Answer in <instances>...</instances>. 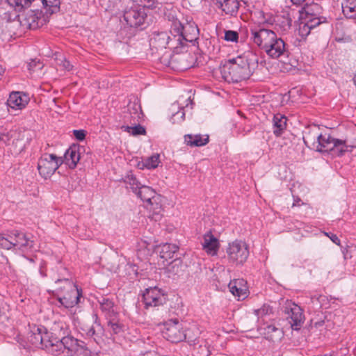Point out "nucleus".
I'll list each match as a JSON object with an SVG mask.
<instances>
[{
	"instance_id": "f257e3e1",
	"label": "nucleus",
	"mask_w": 356,
	"mask_h": 356,
	"mask_svg": "<svg viewBox=\"0 0 356 356\" xmlns=\"http://www.w3.org/2000/svg\"><path fill=\"white\" fill-rule=\"evenodd\" d=\"M259 57L252 51L225 61L220 67L222 78L228 83H238L248 79L258 67Z\"/></svg>"
},
{
	"instance_id": "f03ea898",
	"label": "nucleus",
	"mask_w": 356,
	"mask_h": 356,
	"mask_svg": "<svg viewBox=\"0 0 356 356\" xmlns=\"http://www.w3.org/2000/svg\"><path fill=\"white\" fill-rule=\"evenodd\" d=\"M226 253L228 262L236 266H243L250 254L248 245L239 240L229 243Z\"/></svg>"
},
{
	"instance_id": "7ed1b4c3",
	"label": "nucleus",
	"mask_w": 356,
	"mask_h": 356,
	"mask_svg": "<svg viewBox=\"0 0 356 356\" xmlns=\"http://www.w3.org/2000/svg\"><path fill=\"white\" fill-rule=\"evenodd\" d=\"M56 283L63 284V287L58 288L59 291L66 290V294L58 298L59 302L65 308H71L77 305L81 296V291L76 287L74 282L68 278L58 279Z\"/></svg>"
},
{
	"instance_id": "20e7f679",
	"label": "nucleus",
	"mask_w": 356,
	"mask_h": 356,
	"mask_svg": "<svg viewBox=\"0 0 356 356\" xmlns=\"http://www.w3.org/2000/svg\"><path fill=\"white\" fill-rule=\"evenodd\" d=\"M170 32L175 33L176 36H181L179 45L180 50L186 45L188 42L195 41L199 35V29L194 22L183 25L180 22L175 21L172 23Z\"/></svg>"
},
{
	"instance_id": "39448f33",
	"label": "nucleus",
	"mask_w": 356,
	"mask_h": 356,
	"mask_svg": "<svg viewBox=\"0 0 356 356\" xmlns=\"http://www.w3.org/2000/svg\"><path fill=\"white\" fill-rule=\"evenodd\" d=\"M282 312L293 330H298L305 321L303 309L291 300H286L282 307Z\"/></svg>"
},
{
	"instance_id": "423d86ee",
	"label": "nucleus",
	"mask_w": 356,
	"mask_h": 356,
	"mask_svg": "<svg viewBox=\"0 0 356 356\" xmlns=\"http://www.w3.org/2000/svg\"><path fill=\"white\" fill-rule=\"evenodd\" d=\"M63 163L62 157L53 154H44L38 160V170L40 175L46 179L51 177Z\"/></svg>"
},
{
	"instance_id": "0eeeda50",
	"label": "nucleus",
	"mask_w": 356,
	"mask_h": 356,
	"mask_svg": "<svg viewBox=\"0 0 356 356\" xmlns=\"http://www.w3.org/2000/svg\"><path fill=\"white\" fill-rule=\"evenodd\" d=\"M171 33L170 36L166 32H161L156 33L150 40V45L156 49H165L168 47L170 49H172L175 52L179 54L181 52L179 45L180 44V38L181 36L177 35L175 33Z\"/></svg>"
},
{
	"instance_id": "6e6552de",
	"label": "nucleus",
	"mask_w": 356,
	"mask_h": 356,
	"mask_svg": "<svg viewBox=\"0 0 356 356\" xmlns=\"http://www.w3.org/2000/svg\"><path fill=\"white\" fill-rule=\"evenodd\" d=\"M142 302L146 309L163 305L167 302V295L157 286L145 289L143 293Z\"/></svg>"
},
{
	"instance_id": "1a4fd4ad",
	"label": "nucleus",
	"mask_w": 356,
	"mask_h": 356,
	"mask_svg": "<svg viewBox=\"0 0 356 356\" xmlns=\"http://www.w3.org/2000/svg\"><path fill=\"white\" fill-rule=\"evenodd\" d=\"M147 15L144 7H134L124 10L123 19H120L122 24L131 28L141 27L145 23Z\"/></svg>"
},
{
	"instance_id": "9d476101",
	"label": "nucleus",
	"mask_w": 356,
	"mask_h": 356,
	"mask_svg": "<svg viewBox=\"0 0 356 356\" xmlns=\"http://www.w3.org/2000/svg\"><path fill=\"white\" fill-rule=\"evenodd\" d=\"M162 331L165 339L172 343H178L184 341V325L177 318L170 319L163 324Z\"/></svg>"
},
{
	"instance_id": "9b49d317",
	"label": "nucleus",
	"mask_w": 356,
	"mask_h": 356,
	"mask_svg": "<svg viewBox=\"0 0 356 356\" xmlns=\"http://www.w3.org/2000/svg\"><path fill=\"white\" fill-rule=\"evenodd\" d=\"M250 39L252 42L259 47L261 50L268 46L270 42H273L276 33L271 29L265 28L264 26L250 28Z\"/></svg>"
},
{
	"instance_id": "f8f14e48",
	"label": "nucleus",
	"mask_w": 356,
	"mask_h": 356,
	"mask_svg": "<svg viewBox=\"0 0 356 356\" xmlns=\"http://www.w3.org/2000/svg\"><path fill=\"white\" fill-rule=\"evenodd\" d=\"M52 330L54 335H60L63 344L64 352H66L68 355L71 356L79 344L78 340L67 335L68 328L64 323H58L55 324Z\"/></svg>"
},
{
	"instance_id": "ddd939ff",
	"label": "nucleus",
	"mask_w": 356,
	"mask_h": 356,
	"mask_svg": "<svg viewBox=\"0 0 356 356\" xmlns=\"http://www.w3.org/2000/svg\"><path fill=\"white\" fill-rule=\"evenodd\" d=\"M272 40L273 42H270L264 49L270 58L277 59L281 56H289L288 46L282 38L276 34Z\"/></svg>"
},
{
	"instance_id": "4468645a",
	"label": "nucleus",
	"mask_w": 356,
	"mask_h": 356,
	"mask_svg": "<svg viewBox=\"0 0 356 356\" xmlns=\"http://www.w3.org/2000/svg\"><path fill=\"white\" fill-rule=\"evenodd\" d=\"M299 13L300 19H311V21H319V25L323 23H327V18L321 15L323 13L322 7L316 3L305 4Z\"/></svg>"
},
{
	"instance_id": "2eb2a0df",
	"label": "nucleus",
	"mask_w": 356,
	"mask_h": 356,
	"mask_svg": "<svg viewBox=\"0 0 356 356\" xmlns=\"http://www.w3.org/2000/svg\"><path fill=\"white\" fill-rule=\"evenodd\" d=\"M118 265L115 270V273H117L119 277H127L129 280L136 278L138 276V266L128 262L127 259L124 257L118 256Z\"/></svg>"
},
{
	"instance_id": "dca6fc26",
	"label": "nucleus",
	"mask_w": 356,
	"mask_h": 356,
	"mask_svg": "<svg viewBox=\"0 0 356 356\" xmlns=\"http://www.w3.org/2000/svg\"><path fill=\"white\" fill-rule=\"evenodd\" d=\"M321 134L320 128L316 125L306 127L303 132V140L305 144L308 147L315 149Z\"/></svg>"
},
{
	"instance_id": "f3484780",
	"label": "nucleus",
	"mask_w": 356,
	"mask_h": 356,
	"mask_svg": "<svg viewBox=\"0 0 356 356\" xmlns=\"http://www.w3.org/2000/svg\"><path fill=\"white\" fill-rule=\"evenodd\" d=\"M29 97L20 92H13L7 100V106L13 110H22L28 104Z\"/></svg>"
},
{
	"instance_id": "a211bd4d",
	"label": "nucleus",
	"mask_w": 356,
	"mask_h": 356,
	"mask_svg": "<svg viewBox=\"0 0 356 356\" xmlns=\"http://www.w3.org/2000/svg\"><path fill=\"white\" fill-rule=\"evenodd\" d=\"M24 25L31 29H36L46 23V19L41 12L31 10L25 16Z\"/></svg>"
},
{
	"instance_id": "6ab92c4d",
	"label": "nucleus",
	"mask_w": 356,
	"mask_h": 356,
	"mask_svg": "<svg viewBox=\"0 0 356 356\" xmlns=\"http://www.w3.org/2000/svg\"><path fill=\"white\" fill-rule=\"evenodd\" d=\"M334 146L330 153L337 156H342L347 152H351L353 148L356 147V141L349 143L348 139L340 140L335 138L333 143Z\"/></svg>"
},
{
	"instance_id": "aec40b11",
	"label": "nucleus",
	"mask_w": 356,
	"mask_h": 356,
	"mask_svg": "<svg viewBox=\"0 0 356 356\" xmlns=\"http://www.w3.org/2000/svg\"><path fill=\"white\" fill-rule=\"evenodd\" d=\"M9 237L13 241V248H17L22 250L33 248V242L30 241L26 236L22 232L15 231Z\"/></svg>"
},
{
	"instance_id": "412c9836",
	"label": "nucleus",
	"mask_w": 356,
	"mask_h": 356,
	"mask_svg": "<svg viewBox=\"0 0 356 356\" xmlns=\"http://www.w3.org/2000/svg\"><path fill=\"white\" fill-rule=\"evenodd\" d=\"M203 249L211 255H215L219 248V242L211 232H207L204 235V241L202 243Z\"/></svg>"
},
{
	"instance_id": "4be33fe9",
	"label": "nucleus",
	"mask_w": 356,
	"mask_h": 356,
	"mask_svg": "<svg viewBox=\"0 0 356 356\" xmlns=\"http://www.w3.org/2000/svg\"><path fill=\"white\" fill-rule=\"evenodd\" d=\"M128 113L124 115V122L136 124L142 115L140 105L138 103H129L127 106Z\"/></svg>"
},
{
	"instance_id": "5701e85b",
	"label": "nucleus",
	"mask_w": 356,
	"mask_h": 356,
	"mask_svg": "<svg viewBox=\"0 0 356 356\" xmlns=\"http://www.w3.org/2000/svg\"><path fill=\"white\" fill-rule=\"evenodd\" d=\"M219 8L227 15L236 17L238 14L240 3L238 0H217Z\"/></svg>"
},
{
	"instance_id": "b1692460",
	"label": "nucleus",
	"mask_w": 356,
	"mask_h": 356,
	"mask_svg": "<svg viewBox=\"0 0 356 356\" xmlns=\"http://www.w3.org/2000/svg\"><path fill=\"white\" fill-rule=\"evenodd\" d=\"M230 292L239 299L247 297L248 289L243 280H234L229 284Z\"/></svg>"
},
{
	"instance_id": "393cba45",
	"label": "nucleus",
	"mask_w": 356,
	"mask_h": 356,
	"mask_svg": "<svg viewBox=\"0 0 356 356\" xmlns=\"http://www.w3.org/2000/svg\"><path fill=\"white\" fill-rule=\"evenodd\" d=\"M335 138L329 134H321L315 149L320 152H330L334 145Z\"/></svg>"
},
{
	"instance_id": "a878e982",
	"label": "nucleus",
	"mask_w": 356,
	"mask_h": 356,
	"mask_svg": "<svg viewBox=\"0 0 356 356\" xmlns=\"http://www.w3.org/2000/svg\"><path fill=\"white\" fill-rule=\"evenodd\" d=\"M185 143L191 147H201L209 143L208 135L187 134L184 136Z\"/></svg>"
},
{
	"instance_id": "bb28decb",
	"label": "nucleus",
	"mask_w": 356,
	"mask_h": 356,
	"mask_svg": "<svg viewBox=\"0 0 356 356\" xmlns=\"http://www.w3.org/2000/svg\"><path fill=\"white\" fill-rule=\"evenodd\" d=\"M287 118L280 114L277 113L274 115L273 119V134L276 136H280L286 128Z\"/></svg>"
},
{
	"instance_id": "cd10ccee",
	"label": "nucleus",
	"mask_w": 356,
	"mask_h": 356,
	"mask_svg": "<svg viewBox=\"0 0 356 356\" xmlns=\"http://www.w3.org/2000/svg\"><path fill=\"white\" fill-rule=\"evenodd\" d=\"M200 334L201 331L198 327L195 325H193L189 327L184 330V340L186 341L191 346L192 344H195L194 343L202 338L200 337Z\"/></svg>"
},
{
	"instance_id": "c85d7f7f",
	"label": "nucleus",
	"mask_w": 356,
	"mask_h": 356,
	"mask_svg": "<svg viewBox=\"0 0 356 356\" xmlns=\"http://www.w3.org/2000/svg\"><path fill=\"white\" fill-rule=\"evenodd\" d=\"M80 159V154L77 151V147H70L65 153L63 162H65L68 166L73 169L76 166Z\"/></svg>"
},
{
	"instance_id": "c756f323",
	"label": "nucleus",
	"mask_w": 356,
	"mask_h": 356,
	"mask_svg": "<svg viewBox=\"0 0 356 356\" xmlns=\"http://www.w3.org/2000/svg\"><path fill=\"white\" fill-rule=\"evenodd\" d=\"M179 247L175 244L165 243L161 246L160 257L164 260L177 257Z\"/></svg>"
},
{
	"instance_id": "7c9ffc66",
	"label": "nucleus",
	"mask_w": 356,
	"mask_h": 356,
	"mask_svg": "<svg viewBox=\"0 0 356 356\" xmlns=\"http://www.w3.org/2000/svg\"><path fill=\"white\" fill-rule=\"evenodd\" d=\"M300 24H299V34L302 38L307 37L311 32L312 29L319 26V21H311V19H300L299 17Z\"/></svg>"
},
{
	"instance_id": "2f4dec72",
	"label": "nucleus",
	"mask_w": 356,
	"mask_h": 356,
	"mask_svg": "<svg viewBox=\"0 0 356 356\" xmlns=\"http://www.w3.org/2000/svg\"><path fill=\"white\" fill-rule=\"evenodd\" d=\"M191 346L193 348V355L195 356H209L210 355L209 344L208 341L202 338Z\"/></svg>"
},
{
	"instance_id": "473e14b6",
	"label": "nucleus",
	"mask_w": 356,
	"mask_h": 356,
	"mask_svg": "<svg viewBox=\"0 0 356 356\" xmlns=\"http://www.w3.org/2000/svg\"><path fill=\"white\" fill-rule=\"evenodd\" d=\"M42 332H44V327L33 325L28 337L29 341L36 347H40L42 343Z\"/></svg>"
},
{
	"instance_id": "72a5a7b5",
	"label": "nucleus",
	"mask_w": 356,
	"mask_h": 356,
	"mask_svg": "<svg viewBox=\"0 0 356 356\" xmlns=\"http://www.w3.org/2000/svg\"><path fill=\"white\" fill-rule=\"evenodd\" d=\"M341 8L346 18L356 19V0H343Z\"/></svg>"
},
{
	"instance_id": "f704fd0d",
	"label": "nucleus",
	"mask_w": 356,
	"mask_h": 356,
	"mask_svg": "<svg viewBox=\"0 0 356 356\" xmlns=\"http://www.w3.org/2000/svg\"><path fill=\"white\" fill-rule=\"evenodd\" d=\"M182 262L178 257L175 258L170 262L165 268V273L168 277H172L175 275H179L181 271Z\"/></svg>"
},
{
	"instance_id": "c9c22d12",
	"label": "nucleus",
	"mask_w": 356,
	"mask_h": 356,
	"mask_svg": "<svg viewBox=\"0 0 356 356\" xmlns=\"http://www.w3.org/2000/svg\"><path fill=\"white\" fill-rule=\"evenodd\" d=\"M136 194L143 202L152 204V200L154 198L156 192L151 187L143 185Z\"/></svg>"
},
{
	"instance_id": "e433bc0d",
	"label": "nucleus",
	"mask_w": 356,
	"mask_h": 356,
	"mask_svg": "<svg viewBox=\"0 0 356 356\" xmlns=\"http://www.w3.org/2000/svg\"><path fill=\"white\" fill-rule=\"evenodd\" d=\"M46 350L51 354L64 353L63 344L60 335H56L53 340H51V343L46 345Z\"/></svg>"
},
{
	"instance_id": "4c0bfd02",
	"label": "nucleus",
	"mask_w": 356,
	"mask_h": 356,
	"mask_svg": "<svg viewBox=\"0 0 356 356\" xmlns=\"http://www.w3.org/2000/svg\"><path fill=\"white\" fill-rule=\"evenodd\" d=\"M159 154H155L149 157H147L141 163H138V166L142 169L144 168L147 169H154L159 165Z\"/></svg>"
},
{
	"instance_id": "58836bf2",
	"label": "nucleus",
	"mask_w": 356,
	"mask_h": 356,
	"mask_svg": "<svg viewBox=\"0 0 356 356\" xmlns=\"http://www.w3.org/2000/svg\"><path fill=\"white\" fill-rule=\"evenodd\" d=\"M124 182L126 184L127 188H130L134 193L143 186L131 172L124 178Z\"/></svg>"
},
{
	"instance_id": "ea45409f",
	"label": "nucleus",
	"mask_w": 356,
	"mask_h": 356,
	"mask_svg": "<svg viewBox=\"0 0 356 356\" xmlns=\"http://www.w3.org/2000/svg\"><path fill=\"white\" fill-rule=\"evenodd\" d=\"M135 124V126H134V127L128 126V125H122L121 127V129L123 131L129 133L132 136H139V135H145L146 130L143 126H142L139 124Z\"/></svg>"
},
{
	"instance_id": "a19ab883",
	"label": "nucleus",
	"mask_w": 356,
	"mask_h": 356,
	"mask_svg": "<svg viewBox=\"0 0 356 356\" xmlns=\"http://www.w3.org/2000/svg\"><path fill=\"white\" fill-rule=\"evenodd\" d=\"M42 3L45 8H49L47 13L52 14L59 8V0H42Z\"/></svg>"
},
{
	"instance_id": "79ce46f5",
	"label": "nucleus",
	"mask_w": 356,
	"mask_h": 356,
	"mask_svg": "<svg viewBox=\"0 0 356 356\" xmlns=\"http://www.w3.org/2000/svg\"><path fill=\"white\" fill-rule=\"evenodd\" d=\"M273 313V307L268 304H264L261 308L254 310V314L259 318L269 316Z\"/></svg>"
},
{
	"instance_id": "37998d69",
	"label": "nucleus",
	"mask_w": 356,
	"mask_h": 356,
	"mask_svg": "<svg viewBox=\"0 0 356 356\" xmlns=\"http://www.w3.org/2000/svg\"><path fill=\"white\" fill-rule=\"evenodd\" d=\"M185 120V112L184 108H181L177 112L173 113L170 120L173 124H179Z\"/></svg>"
},
{
	"instance_id": "c03bdc74",
	"label": "nucleus",
	"mask_w": 356,
	"mask_h": 356,
	"mask_svg": "<svg viewBox=\"0 0 356 356\" xmlns=\"http://www.w3.org/2000/svg\"><path fill=\"white\" fill-rule=\"evenodd\" d=\"M238 33L237 31L227 30L225 31L224 40L227 42H238Z\"/></svg>"
},
{
	"instance_id": "a18cd8bd",
	"label": "nucleus",
	"mask_w": 356,
	"mask_h": 356,
	"mask_svg": "<svg viewBox=\"0 0 356 356\" xmlns=\"http://www.w3.org/2000/svg\"><path fill=\"white\" fill-rule=\"evenodd\" d=\"M51 334H54V332L49 333L47 331V329L44 327V332H42V343H41V345H40V348L46 350V345H47V343H51V340H53V339L54 338L51 335Z\"/></svg>"
},
{
	"instance_id": "49530a36",
	"label": "nucleus",
	"mask_w": 356,
	"mask_h": 356,
	"mask_svg": "<svg viewBox=\"0 0 356 356\" xmlns=\"http://www.w3.org/2000/svg\"><path fill=\"white\" fill-rule=\"evenodd\" d=\"M71 356H90V351L79 343Z\"/></svg>"
},
{
	"instance_id": "de8ad7c7",
	"label": "nucleus",
	"mask_w": 356,
	"mask_h": 356,
	"mask_svg": "<svg viewBox=\"0 0 356 356\" xmlns=\"http://www.w3.org/2000/svg\"><path fill=\"white\" fill-rule=\"evenodd\" d=\"M0 248L6 250H10L13 248V243L11 238L8 239L2 236H0Z\"/></svg>"
},
{
	"instance_id": "09e8293b",
	"label": "nucleus",
	"mask_w": 356,
	"mask_h": 356,
	"mask_svg": "<svg viewBox=\"0 0 356 356\" xmlns=\"http://www.w3.org/2000/svg\"><path fill=\"white\" fill-rule=\"evenodd\" d=\"M101 305V309L103 312H106L109 314L110 310L111 309V301L108 299L102 298V301H99Z\"/></svg>"
},
{
	"instance_id": "8fccbe9b",
	"label": "nucleus",
	"mask_w": 356,
	"mask_h": 356,
	"mask_svg": "<svg viewBox=\"0 0 356 356\" xmlns=\"http://www.w3.org/2000/svg\"><path fill=\"white\" fill-rule=\"evenodd\" d=\"M74 136L78 140H83L86 137V131L84 130H74Z\"/></svg>"
},
{
	"instance_id": "3c124183",
	"label": "nucleus",
	"mask_w": 356,
	"mask_h": 356,
	"mask_svg": "<svg viewBox=\"0 0 356 356\" xmlns=\"http://www.w3.org/2000/svg\"><path fill=\"white\" fill-rule=\"evenodd\" d=\"M38 66L39 69H41L42 65L39 61L35 60H31L30 63H28V70L30 71H34L35 68Z\"/></svg>"
},
{
	"instance_id": "603ef678",
	"label": "nucleus",
	"mask_w": 356,
	"mask_h": 356,
	"mask_svg": "<svg viewBox=\"0 0 356 356\" xmlns=\"http://www.w3.org/2000/svg\"><path fill=\"white\" fill-rule=\"evenodd\" d=\"M325 234L330 238V240L334 243H335L337 245H340V244H341L340 239L339 238V237L336 234H332V233H329V234L326 233Z\"/></svg>"
},
{
	"instance_id": "864d4df0",
	"label": "nucleus",
	"mask_w": 356,
	"mask_h": 356,
	"mask_svg": "<svg viewBox=\"0 0 356 356\" xmlns=\"http://www.w3.org/2000/svg\"><path fill=\"white\" fill-rule=\"evenodd\" d=\"M144 1V7L148 8H155L156 7V2L154 0H143Z\"/></svg>"
},
{
	"instance_id": "5fc2aeb1",
	"label": "nucleus",
	"mask_w": 356,
	"mask_h": 356,
	"mask_svg": "<svg viewBox=\"0 0 356 356\" xmlns=\"http://www.w3.org/2000/svg\"><path fill=\"white\" fill-rule=\"evenodd\" d=\"M11 137L9 134H0V142L3 143L6 145L8 144Z\"/></svg>"
},
{
	"instance_id": "6e6d98bb",
	"label": "nucleus",
	"mask_w": 356,
	"mask_h": 356,
	"mask_svg": "<svg viewBox=\"0 0 356 356\" xmlns=\"http://www.w3.org/2000/svg\"><path fill=\"white\" fill-rule=\"evenodd\" d=\"M112 327H113V332L115 334H118V333L120 332L121 331H123V326L119 323H113Z\"/></svg>"
},
{
	"instance_id": "4d7b16f0",
	"label": "nucleus",
	"mask_w": 356,
	"mask_h": 356,
	"mask_svg": "<svg viewBox=\"0 0 356 356\" xmlns=\"http://www.w3.org/2000/svg\"><path fill=\"white\" fill-rule=\"evenodd\" d=\"M268 334H270L275 332H279V329L276 327L274 325H269L265 328Z\"/></svg>"
},
{
	"instance_id": "13d9d810",
	"label": "nucleus",
	"mask_w": 356,
	"mask_h": 356,
	"mask_svg": "<svg viewBox=\"0 0 356 356\" xmlns=\"http://www.w3.org/2000/svg\"><path fill=\"white\" fill-rule=\"evenodd\" d=\"M61 65L63 66V67L67 70H70L72 69V65L70 64V63L64 59L63 60H62V63H61Z\"/></svg>"
},
{
	"instance_id": "bf43d9fd",
	"label": "nucleus",
	"mask_w": 356,
	"mask_h": 356,
	"mask_svg": "<svg viewBox=\"0 0 356 356\" xmlns=\"http://www.w3.org/2000/svg\"><path fill=\"white\" fill-rule=\"evenodd\" d=\"M301 199L298 197H293V204H292V207H299L300 205V202H301Z\"/></svg>"
},
{
	"instance_id": "052dcab7",
	"label": "nucleus",
	"mask_w": 356,
	"mask_h": 356,
	"mask_svg": "<svg viewBox=\"0 0 356 356\" xmlns=\"http://www.w3.org/2000/svg\"><path fill=\"white\" fill-rule=\"evenodd\" d=\"M241 134L243 136H245L246 132H245V128L239 127L236 133V136L238 137Z\"/></svg>"
},
{
	"instance_id": "680f3d73",
	"label": "nucleus",
	"mask_w": 356,
	"mask_h": 356,
	"mask_svg": "<svg viewBox=\"0 0 356 356\" xmlns=\"http://www.w3.org/2000/svg\"><path fill=\"white\" fill-rule=\"evenodd\" d=\"M95 328L93 327H91L90 329L89 330L88 332L87 333V335L88 337H94L95 335Z\"/></svg>"
},
{
	"instance_id": "e2e57ef3",
	"label": "nucleus",
	"mask_w": 356,
	"mask_h": 356,
	"mask_svg": "<svg viewBox=\"0 0 356 356\" xmlns=\"http://www.w3.org/2000/svg\"><path fill=\"white\" fill-rule=\"evenodd\" d=\"M291 2L295 5H300L302 3H303L305 0H291Z\"/></svg>"
},
{
	"instance_id": "0e129e2a",
	"label": "nucleus",
	"mask_w": 356,
	"mask_h": 356,
	"mask_svg": "<svg viewBox=\"0 0 356 356\" xmlns=\"http://www.w3.org/2000/svg\"><path fill=\"white\" fill-rule=\"evenodd\" d=\"M116 45H122L123 47H127V45L124 43H122L121 42H115V46Z\"/></svg>"
},
{
	"instance_id": "69168bd1",
	"label": "nucleus",
	"mask_w": 356,
	"mask_h": 356,
	"mask_svg": "<svg viewBox=\"0 0 356 356\" xmlns=\"http://www.w3.org/2000/svg\"><path fill=\"white\" fill-rule=\"evenodd\" d=\"M321 356H336L335 354L334 353H330V354H325L323 355H321Z\"/></svg>"
},
{
	"instance_id": "338daca9",
	"label": "nucleus",
	"mask_w": 356,
	"mask_h": 356,
	"mask_svg": "<svg viewBox=\"0 0 356 356\" xmlns=\"http://www.w3.org/2000/svg\"><path fill=\"white\" fill-rule=\"evenodd\" d=\"M152 353H147L145 356H152Z\"/></svg>"
},
{
	"instance_id": "774afa93",
	"label": "nucleus",
	"mask_w": 356,
	"mask_h": 356,
	"mask_svg": "<svg viewBox=\"0 0 356 356\" xmlns=\"http://www.w3.org/2000/svg\"><path fill=\"white\" fill-rule=\"evenodd\" d=\"M110 323H111V320H109V321H108V324L109 325Z\"/></svg>"
}]
</instances>
